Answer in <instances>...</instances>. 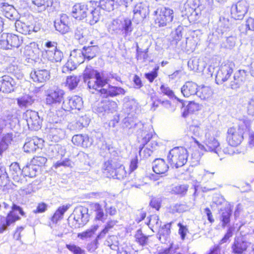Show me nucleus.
<instances>
[{
    "label": "nucleus",
    "mask_w": 254,
    "mask_h": 254,
    "mask_svg": "<svg viewBox=\"0 0 254 254\" xmlns=\"http://www.w3.org/2000/svg\"><path fill=\"white\" fill-rule=\"evenodd\" d=\"M65 247L73 254H85L84 250L73 244H66Z\"/></svg>",
    "instance_id": "4d7b16f0"
},
{
    "label": "nucleus",
    "mask_w": 254,
    "mask_h": 254,
    "mask_svg": "<svg viewBox=\"0 0 254 254\" xmlns=\"http://www.w3.org/2000/svg\"><path fill=\"white\" fill-rule=\"evenodd\" d=\"M13 138L14 135L12 132H8L2 134L1 137L0 138V155H1L7 149Z\"/></svg>",
    "instance_id": "c756f323"
},
{
    "label": "nucleus",
    "mask_w": 254,
    "mask_h": 254,
    "mask_svg": "<svg viewBox=\"0 0 254 254\" xmlns=\"http://www.w3.org/2000/svg\"><path fill=\"white\" fill-rule=\"evenodd\" d=\"M188 156V151L186 148L177 147L170 151L167 157L171 165L177 168L185 165Z\"/></svg>",
    "instance_id": "20e7f679"
},
{
    "label": "nucleus",
    "mask_w": 254,
    "mask_h": 254,
    "mask_svg": "<svg viewBox=\"0 0 254 254\" xmlns=\"http://www.w3.org/2000/svg\"><path fill=\"white\" fill-rule=\"evenodd\" d=\"M97 2L91 0L86 3H76L72 8V16L75 19L81 20L87 17L89 8H94Z\"/></svg>",
    "instance_id": "9d476101"
},
{
    "label": "nucleus",
    "mask_w": 254,
    "mask_h": 254,
    "mask_svg": "<svg viewBox=\"0 0 254 254\" xmlns=\"http://www.w3.org/2000/svg\"><path fill=\"white\" fill-rule=\"evenodd\" d=\"M71 206L70 204H67L60 207L55 212L52 218V221L54 223H57L58 220L61 219L63 217V215Z\"/></svg>",
    "instance_id": "ea45409f"
},
{
    "label": "nucleus",
    "mask_w": 254,
    "mask_h": 254,
    "mask_svg": "<svg viewBox=\"0 0 254 254\" xmlns=\"http://www.w3.org/2000/svg\"><path fill=\"white\" fill-rule=\"evenodd\" d=\"M32 2L36 6L39 12L44 11L47 7L51 6L53 4L52 0H32Z\"/></svg>",
    "instance_id": "58836bf2"
},
{
    "label": "nucleus",
    "mask_w": 254,
    "mask_h": 254,
    "mask_svg": "<svg viewBox=\"0 0 254 254\" xmlns=\"http://www.w3.org/2000/svg\"><path fill=\"white\" fill-rule=\"evenodd\" d=\"M79 81L80 76L74 75L67 76L66 80V86L69 90H73L77 86Z\"/></svg>",
    "instance_id": "79ce46f5"
},
{
    "label": "nucleus",
    "mask_w": 254,
    "mask_h": 254,
    "mask_svg": "<svg viewBox=\"0 0 254 254\" xmlns=\"http://www.w3.org/2000/svg\"><path fill=\"white\" fill-rule=\"evenodd\" d=\"M132 19L136 24L142 22L149 14L148 5L144 2H139L135 4L133 9Z\"/></svg>",
    "instance_id": "4468645a"
},
{
    "label": "nucleus",
    "mask_w": 254,
    "mask_h": 254,
    "mask_svg": "<svg viewBox=\"0 0 254 254\" xmlns=\"http://www.w3.org/2000/svg\"><path fill=\"white\" fill-rule=\"evenodd\" d=\"M243 139V132L241 129L235 127H231L228 129L227 139L230 146H238L241 143Z\"/></svg>",
    "instance_id": "dca6fc26"
},
{
    "label": "nucleus",
    "mask_w": 254,
    "mask_h": 254,
    "mask_svg": "<svg viewBox=\"0 0 254 254\" xmlns=\"http://www.w3.org/2000/svg\"><path fill=\"white\" fill-rule=\"evenodd\" d=\"M69 58L78 65L83 63L85 59L82 50L80 49L73 50L70 53Z\"/></svg>",
    "instance_id": "4c0bfd02"
},
{
    "label": "nucleus",
    "mask_w": 254,
    "mask_h": 254,
    "mask_svg": "<svg viewBox=\"0 0 254 254\" xmlns=\"http://www.w3.org/2000/svg\"><path fill=\"white\" fill-rule=\"evenodd\" d=\"M64 91L58 87H53L48 89L46 92V103L53 106L63 103Z\"/></svg>",
    "instance_id": "6e6552de"
},
{
    "label": "nucleus",
    "mask_w": 254,
    "mask_h": 254,
    "mask_svg": "<svg viewBox=\"0 0 254 254\" xmlns=\"http://www.w3.org/2000/svg\"><path fill=\"white\" fill-rule=\"evenodd\" d=\"M212 130L206 131L205 137L203 139L205 145L200 144L193 136L191 137L199 149L214 153L220 157L221 156V148L220 146V143L216 138L212 135Z\"/></svg>",
    "instance_id": "f03ea898"
},
{
    "label": "nucleus",
    "mask_w": 254,
    "mask_h": 254,
    "mask_svg": "<svg viewBox=\"0 0 254 254\" xmlns=\"http://www.w3.org/2000/svg\"><path fill=\"white\" fill-rule=\"evenodd\" d=\"M121 32L124 37L130 35L133 30L132 22L130 19L126 18L121 20Z\"/></svg>",
    "instance_id": "72a5a7b5"
},
{
    "label": "nucleus",
    "mask_w": 254,
    "mask_h": 254,
    "mask_svg": "<svg viewBox=\"0 0 254 254\" xmlns=\"http://www.w3.org/2000/svg\"><path fill=\"white\" fill-rule=\"evenodd\" d=\"M72 143L76 145L84 148L90 147L93 143V140L86 134L74 135L71 140Z\"/></svg>",
    "instance_id": "b1692460"
},
{
    "label": "nucleus",
    "mask_w": 254,
    "mask_h": 254,
    "mask_svg": "<svg viewBox=\"0 0 254 254\" xmlns=\"http://www.w3.org/2000/svg\"><path fill=\"white\" fill-rule=\"evenodd\" d=\"M231 214V211L229 209H225L222 210L220 219L223 227H225L230 222Z\"/></svg>",
    "instance_id": "49530a36"
},
{
    "label": "nucleus",
    "mask_w": 254,
    "mask_h": 254,
    "mask_svg": "<svg viewBox=\"0 0 254 254\" xmlns=\"http://www.w3.org/2000/svg\"><path fill=\"white\" fill-rule=\"evenodd\" d=\"M234 64L227 62L222 64L217 72L215 80L218 84L227 81L233 71Z\"/></svg>",
    "instance_id": "f8f14e48"
},
{
    "label": "nucleus",
    "mask_w": 254,
    "mask_h": 254,
    "mask_svg": "<svg viewBox=\"0 0 254 254\" xmlns=\"http://www.w3.org/2000/svg\"><path fill=\"white\" fill-rule=\"evenodd\" d=\"M200 4V0H187L185 4V8L187 7L189 8V12L195 10L196 8H199Z\"/></svg>",
    "instance_id": "8fccbe9b"
},
{
    "label": "nucleus",
    "mask_w": 254,
    "mask_h": 254,
    "mask_svg": "<svg viewBox=\"0 0 254 254\" xmlns=\"http://www.w3.org/2000/svg\"><path fill=\"white\" fill-rule=\"evenodd\" d=\"M47 159L46 157L43 156H36L33 158L31 162L36 166L38 168L39 166L45 165L46 163Z\"/></svg>",
    "instance_id": "e2e57ef3"
},
{
    "label": "nucleus",
    "mask_w": 254,
    "mask_h": 254,
    "mask_svg": "<svg viewBox=\"0 0 254 254\" xmlns=\"http://www.w3.org/2000/svg\"><path fill=\"white\" fill-rule=\"evenodd\" d=\"M250 243L241 240H236L232 246L233 252L235 254H242L246 251Z\"/></svg>",
    "instance_id": "2f4dec72"
},
{
    "label": "nucleus",
    "mask_w": 254,
    "mask_h": 254,
    "mask_svg": "<svg viewBox=\"0 0 254 254\" xmlns=\"http://www.w3.org/2000/svg\"><path fill=\"white\" fill-rule=\"evenodd\" d=\"M72 215L73 219L76 222L78 227L84 225L89 220L88 209L86 207L76 208L74 210Z\"/></svg>",
    "instance_id": "f3484780"
},
{
    "label": "nucleus",
    "mask_w": 254,
    "mask_h": 254,
    "mask_svg": "<svg viewBox=\"0 0 254 254\" xmlns=\"http://www.w3.org/2000/svg\"><path fill=\"white\" fill-rule=\"evenodd\" d=\"M18 214L23 216L24 212L21 207L13 204L12 206V210L6 217L0 216V234L6 230L8 226L20 219Z\"/></svg>",
    "instance_id": "423d86ee"
},
{
    "label": "nucleus",
    "mask_w": 254,
    "mask_h": 254,
    "mask_svg": "<svg viewBox=\"0 0 254 254\" xmlns=\"http://www.w3.org/2000/svg\"><path fill=\"white\" fill-rule=\"evenodd\" d=\"M22 42L21 37L14 34L3 33L0 38V48L5 50L12 47L17 48Z\"/></svg>",
    "instance_id": "1a4fd4ad"
},
{
    "label": "nucleus",
    "mask_w": 254,
    "mask_h": 254,
    "mask_svg": "<svg viewBox=\"0 0 254 254\" xmlns=\"http://www.w3.org/2000/svg\"><path fill=\"white\" fill-rule=\"evenodd\" d=\"M212 127L205 126L203 125L200 126L192 125L189 127L190 135H193L195 137H197L200 139L203 140L205 137L206 131H211Z\"/></svg>",
    "instance_id": "412c9836"
},
{
    "label": "nucleus",
    "mask_w": 254,
    "mask_h": 254,
    "mask_svg": "<svg viewBox=\"0 0 254 254\" xmlns=\"http://www.w3.org/2000/svg\"><path fill=\"white\" fill-rule=\"evenodd\" d=\"M78 64H76L73 61L71 60V58L67 61L66 63L64 65L62 68V71L64 73H67L70 71L75 69Z\"/></svg>",
    "instance_id": "6e6d98bb"
},
{
    "label": "nucleus",
    "mask_w": 254,
    "mask_h": 254,
    "mask_svg": "<svg viewBox=\"0 0 254 254\" xmlns=\"http://www.w3.org/2000/svg\"><path fill=\"white\" fill-rule=\"evenodd\" d=\"M34 101L32 97L27 94L23 95L17 99V104L21 108H26L31 105Z\"/></svg>",
    "instance_id": "e433bc0d"
},
{
    "label": "nucleus",
    "mask_w": 254,
    "mask_h": 254,
    "mask_svg": "<svg viewBox=\"0 0 254 254\" xmlns=\"http://www.w3.org/2000/svg\"><path fill=\"white\" fill-rule=\"evenodd\" d=\"M90 123V119L86 116H81L79 118L77 121L74 124L68 125L70 130H79L84 127H87Z\"/></svg>",
    "instance_id": "473e14b6"
},
{
    "label": "nucleus",
    "mask_w": 254,
    "mask_h": 254,
    "mask_svg": "<svg viewBox=\"0 0 254 254\" xmlns=\"http://www.w3.org/2000/svg\"><path fill=\"white\" fill-rule=\"evenodd\" d=\"M117 237L112 236L108 238L106 241L107 245L113 250L116 251L118 249V242L116 241Z\"/></svg>",
    "instance_id": "bf43d9fd"
},
{
    "label": "nucleus",
    "mask_w": 254,
    "mask_h": 254,
    "mask_svg": "<svg viewBox=\"0 0 254 254\" xmlns=\"http://www.w3.org/2000/svg\"><path fill=\"white\" fill-rule=\"evenodd\" d=\"M9 182V176L5 167L0 163V186L6 185Z\"/></svg>",
    "instance_id": "de8ad7c7"
},
{
    "label": "nucleus",
    "mask_w": 254,
    "mask_h": 254,
    "mask_svg": "<svg viewBox=\"0 0 254 254\" xmlns=\"http://www.w3.org/2000/svg\"><path fill=\"white\" fill-rule=\"evenodd\" d=\"M15 28L18 32L25 35L30 34L32 32H37L40 29L38 27L20 20L15 22Z\"/></svg>",
    "instance_id": "4be33fe9"
},
{
    "label": "nucleus",
    "mask_w": 254,
    "mask_h": 254,
    "mask_svg": "<svg viewBox=\"0 0 254 254\" xmlns=\"http://www.w3.org/2000/svg\"><path fill=\"white\" fill-rule=\"evenodd\" d=\"M118 163L115 160H109L105 162L103 167L104 173L108 177H112L114 175L116 165Z\"/></svg>",
    "instance_id": "f704fd0d"
},
{
    "label": "nucleus",
    "mask_w": 254,
    "mask_h": 254,
    "mask_svg": "<svg viewBox=\"0 0 254 254\" xmlns=\"http://www.w3.org/2000/svg\"><path fill=\"white\" fill-rule=\"evenodd\" d=\"M249 7L248 2L241 0L233 5L231 8L232 17L236 20L242 19L247 13Z\"/></svg>",
    "instance_id": "ddd939ff"
},
{
    "label": "nucleus",
    "mask_w": 254,
    "mask_h": 254,
    "mask_svg": "<svg viewBox=\"0 0 254 254\" xmlns=\"http://www.w3.org/2000/svg\"><path fill=\"white\" fill-rule=\"evenodd\" d=\"M70 25L69 18L65 14H62L60 18L56 19L54 23L56 30L62 34H65L69 31Z\"/></svg>",
    "instance_id": "a211bd4d"
},
{
    "label": "nucleus",
    "mask_w": 254,
    "mask_h": 254,
    "mask_svg": "<svg viewBox=\"0 0 254 254\" xmlns=\"http://www.w3.org/2000/svg\"><path fill=\"white\" fill-rule=\"evenodd\" d=\"M109 28L110 31L116 33H118L120 31L121 32V20H114L109 25Z\"/></svg>",
    "instance_id": "13d9d810"
},
{
    "label": "nucleus",
    "mask_w": 254,
    "mask_h": 254,
    "mask_svg": "<svg viewBox=\"0 0 254 254\" xmlns=\"http://www.w3.org/2000/svg\"><path fill=\"white\" fill-rule=\"evenodd\" d=\"M30 77L34 82L44 83L50 79V72L46 69H38L32 71Z\"/></svg>",
    "instance_id": "393cba45"
},
{
    "label": "nucleus",
    "mask_w": 254,
    "mask_h": 254,
    "mask_svg": "<svg viewBox=\"0 0 254 254\" xmlns=\"http://www.w3.org/2000/svg\"><path fill=\"white\" fill-rule=\"evenodd\" d=\"M202 100H206L209 98L212 95L211 89L208 86L202 87L199 91L197 90L196 94Z\"/></svg>",
    "instance_id": "37998d69"
},
{
    "label": "nucleus",
    "mask_w": 254,
    "mask_h": 254,
    "mask_svg": "<svg viewBox=\"0 0 254 254\" xmlns=\"http://www.w3.org/2000/svg\"><path fill=\"white\" fill-rule=\"evenodd\" d=\"M23 169L21 170L17 163H12L9 166V176L16 182H21L23 179L22 174Z\"/></svg>",
    "instance_id": "cd10ccee"
},
{
    "label": "nucleus",
    "mask_w": 254,
    "mask_h": 254,
    "mask_svg": "<svg viewBox=\"0 0 254 254\" xmlns=\"http://www.w3.org/2000/svg\"><path fill=\"white\" fill-rule=\"evenodd\" d=\"M106 104L105 100H103L97 104V105L94 107V110L99 114H104L107 112L106 109Z\"/></svg>",
    "instance_id": "69168bd1"
},
{
    "label": "nucleus",
    "mask_w": 254,
    "mask_h": 254,
    "mask_svg": "<svg viewBox=\"0 0 254 254\" xmlns=\"http://www.w3.org/2000/svg\"><path fill=\"white\" fill-rule=\"evenodd\" d=\"M188 64L189 67L191 70L194 71H197L201 68V65H200V60L197 58L190 60Z\"/></svg>",
    "instance_id": "5fc2aeb1"
},
{
    "label": "nucleus",
    "mask_w": 254,
    "mask_h": 254,
    "mask_svg": "<svg viewBox=\"0 0 254 254\" xmlns=\"http://www.w3.org/2000/svg\"><path fill=\"white\" fill-rule=\"evenodd\" d=\"M102 12H103V10L101 9V7L97 5L94 6V8H89L87 16V21L89 22L90 25L95 24L100 20Z\"/></svg>",
    "instance_id": "5701e85b"
},
{
    "label": "nucleus",
    "mask_w": 254,
    "mask_h": 254,
    "mask_svg": "<svg viewBox=\"0 0 254 254\" xmlns=\"http://www.w3.org/2000/svg\"><path fill=\"white\" fill-rule=\"evenodd\" d=\"M51 122L49 127L48 137L49 139L53 142H59L64 139L65 136V130L66 126L61 122L53 119H49Z\"/></svg>",
    "instance_id": "39448f33"
},
{
    "label": "nucleus",
    "mask_w": 254,
    "mask_h": 254,
    "mask_svg": "<svg viewBox=\"0 0 254 254\" xmlns=\"http://www.w3.org/2000/svg\"><path fill=\"white\" fill-rule=\"evenodd\" d=\"M38 49L32 48L31 46H26L25 48L24 54L29 59H34L37 57Z\"/></svg>",
    "instance_id": "3c124183"
},
{
    "label": "nucleus",
    "mask_w": 254,
    "mask_h": 254,
    "mask_svg": "<svg viewBox=\"0 0 254 254\" xmlns=\"http://www.w3.org/2000/svg\"><path fill=\"white\" fill-rule=\"evenodd\" d=\"M107 107V112H114L117 111L118 109L117 103L112 100H105Z\"/></svg>",
    "instance_id": "680f3d73"
},
{
    "label": "nucleus",
    "mask_w": 254,
    "mask_h": 254,
    "mask_svg": "<svg viewBox=\"0 0 254 254\" xmlns=\"http://www.w3.org/2000/svg\"><path fill=\"white\" fill-rule=\"evenodd\" d=\"M173 10L166 7L161 6L155 11V23L159 27H164L170 23L173 19Z\"/></svg>",
    "instance_id": "0eeeda50"
},
{
    "label": "nucleus",
    "mask_w": 254,
    "mask_h": 254,
    "mask_svg": "<svg viewBox=\"0 0 254 254\" xmlns=\"http://www.w3.org/2000/svg\"><path fill=\"white\" fill-rule=\"evenodd\" d=\"M98 227L99 226L97 225L92 226L90 229H87L86 231L78 234L77 237L82 240L90 238L94 234Z\"/></svg>",
    "instance_id": "a18cd8bd"
},
{
    "label": "nucleus",
    "mask_w": 254,
    "mask_h": 254,
    "mask_svg": "<svg viewBox=\"0 0 254 254\" xmlns=\"http://www.w3.org/2000/svg\"><path fill=\"white\" fill-rule=\"evenodd\" d=\"M200 106L198 104L194 102H190L186 107V109L187 110V112L184 111L183 113V116L186 117L189 113H193L199 110Z\"/></svg>",
    "instance_id": "09e8293b"
},
{
    "label": "nucleus",
    "mask_w": 254,
    "mask_h": 254,
    "mask_svg": "<svg viewBox=\"0 0 254 254\" xmlns=\"http://www.w3.org/2000/svg\"><path fill=\"white\" fill-rule=\"evenodd\" d=\"M114 0H101L100 1V7L104 11L106 9L110 11L114 9Z\"/></svg>",
    "instance_id": "864d4df0"
},
{
    "label": "nucleus",
    "mask_w": 254,
    "mask_h": 254,
    "mask_svg": "<svg viewBox=\"0 0 254 254\" xmlns=\"http://www.w3.org/2000/svg\"><path fill=\"white\" fill-rule=\"evenodd\" d=\"M83 76L84 81L87 83L88 88L99 91L103 97H113L126 94L125 90L121 87L109 85L107 88H103L107 83V79L91 66L86 67Z\"/></svg>",
    "instance_id": "f257e3e1"
},
{
    "label": "nucleus",
    "mask_w": 254,
    "mask_h": 254,
    "mask_svg": "<svg viewBox=\"0 0 254 254\" xmlns=\"http://www.w3.org/2000/svg\"><path fill=\"white\" fill-rule=\"evenodd\" d=\"M127 172L125 169V167L120 163L116 165V169L114 172V175L112 177H115L117 179L121 180L126 176Z\"/></svg>",
    "instance_id": "c03bdc74"
},
{
    "label": "nucleus",
    "mask_w": 254,
    "mask_h": 254,
    "mask_svg": "<svg viewBox=\"0 0 254 254\" xmlns=\"http://www.w3.org/2000/svg\"><path fill=\"white\" fill-rule=\"evenodd\" d=\"M16 83L14 80L8 75L0 77V91L9 93L14 90Z\"/></svg>",
    "instance_id": "aec40b11"
},
{
    "label": "nucleus",
    "mask_w": 254,
    "mask_h": 254,
    "mask_svg": "<svg viewBox=\"0 0 254 254\" xmlns=\"http://www.w3.org/2000/svg\"><path fill=\"white\" fill-rule=\"evenodd\" d=\"M198 86L192 81H187L181 88V92L184 97H189L197 94Z\"/></svg>",
    "instance_id": "c85d7f7f"
},
{
    "label": "nucleus",
    "mask_w": 254,
    "mask_h": 254,
    "mask_svg": "<svg viewBox=\"0 0 254 254\" xmlns=\"http://www.w3.org/2000/svg\"><path fill=\"white\" fill-rule=\"evenodd\" d=\"M135 237L136 241L140 245L144 246L147 244L148 237L143 234L140 230L137 231Z\"/></svg>",
    "instance_id": "603ef678"
},
{
    "label": "nucleus",
    "mask_w": 254,
    "mask_h": 254,
    "mask_svg": "<svg viewBox=\"0 0 254 254\" xmlns=\"http://www.w3.org/2000/svg\"><path fill=\"white\" fill-rule=\"evenodd\" d=\"M236 38L234 36H230L227 38L224 43V46L227 49L233 48L236 44Z\"/></svg>",
    "instance_id": "338daca9"
},
{
    "label": "nucleus",
    "mask_w": 254,
    "mask_h": 254,
    "mask_svg": "<svg viewBox=\"0 0 254 254\" xmlns=\"http://www.w3.org/2000/svg\"><path fill=\"white\" fill-rule=\"evenodd\" d=\"M99 50V49L97 45H91L87 47H84L82 50L85 58L89 60L96 56Z\"/></svg>",
    "instance_id": "c9c22d12"
},
{
    "label": "nucleus",
    "mask_w": 254,
    "mask_h": 254,
    "mask_svg": "<svg viewBox=\"0 0 254 254\" xmlns=\"http://www.w3.org/2000/svg\"><path fill=\"white\" fill-rule=\"evenodd\" d=\"M242 28L245 29L246 33H247L248 31H254V19L251 17L248 18L246 21L245 24L242 25Z\"/></svg>",
    "instance_id": "052dcab7"
},
{
    "label": "nucleus",
    "mask_w": 254,
    "mask_h": 254,
    "mask_svg": "<svg viewBox=\"0 0 254 254\" xmlns=\"http://www.w3.org/2000/svg\"><path fill=\"white\" fill-rule=\"evenodd\" d=\"M153 163V170L157 174H165L168 170L169 167L163 159H156Z\"/></svg>",
    "instance_id": "7c9ffc66"
},
{
    "label": "nucleus",
    "mask_w": 254,
    "mask_h": 254,
    "mask_svg": "<svg viewBox=\"0 0 254 254\" xmlns=\"http://www.w3.org/2000/svg\"><path fill=\"white\" fill-rule=\"evenodd\" d=\"M43 141L37 137L28 140L23 146L24 151L27 153H33L40 148Z\"/></svg>",
    "instance_id": "bb28decb"
},
{
    "label": "nucleus",
    "mask_w": 254,
    "mask_h": 254,
    "mask_svg": "<svg viewBox=\"0 0 254 254\" xmlns=\"http://www.w3.org/2000/svg\"><path fill=\"white\" fill-rule=\"evenodd\" d=\"M24 117L29 129L36 130L41 128L42 122L37 112L27 110L25 113Z\"/></svg>",
    "instance_id": "2eb2a0df"
},
{
    "label": "nucleus",
    "mask_w": 254,
    "mask_h": 254,
    "mask_svg": "<svg viewBox=\"0 0 254 254\" xmlns=\"http://www.w3.org/2000/svg\"><path fill=\"white\" fill-rule=\"evenodd\" d=\"M71 165L72 162L69 159L66 158L63 160L57 161L56 163L54 164L53 167L55 169H57L58 168L60 167L61 166L69 167H71Z\"/></svg>",
    "instance_id": "0e129e2a"
},
{
    "label": "nucleus",
    "mask_w": 254,
    "mask_h": 254,
    "mask_svg": "<svg viewBox=\"0 0 254 254\" xmlns=\"http://www.w3.org/2000/svg\"><path fill=\"white\" fill-rule=\"evenodd\" d=\"M127 116L123 120L124 127L131 128L134 127L137 124L136 112L137 103L134 100L127 102L125 104Z\"/></svg>",
    "instance_id": "7ed1b4c3"
},
{
    "label": "nucleus",
    "mask_w": 254,
    "mask_h": 254,
    "mask_svg": "<svg viewBox=\"0 0 254 254\" xmlns=\"http://www.w3.org/2000/svg\"><path fill=\"white\" fill-rule=\"evenodd\" d=\"M246 72L244 70H239L236 72L233 79L230 83V87L232 89H237L244 83L246 79Z\"/></svg>",
    "instance_id": "a878e982"
},
{
    "label": "nucleus",
    "mask_w": 254,
    "mask_h": 254,
    "mask_svg": "<svg viewBox=\"0 0 254 254\" xmlns=\"http://www.w3.org/2000/svg\"><path fill=\"white\" fill-rule=\"evenodd\" d=\"M38 167L34 165L32 163L27 165L23 168V174L25 176L33 178L36 176Z\"/></svg>",
    "instance_id": "a19ab883"
},
{
    "label": "nucleus",
    "mask_w": 254,
    "mask_h": 254,
    "mask_svg": "<svg viewBox=\"0 0 254 254\" xmlns=\"http://www.w3.org/2000/svg\"><path fill=\"white\" fill-rule=\"evenodd\" d=\"M45 46L46 58L53 63L60 62L63 58L62 52L57 48V43L55 42H47Z\"/></svg>",
    "instance_id": "9b49d317"
},
{
    "label": "nucleus",
    "mask_w": 254,
    "mask_h": 254,
    "mask_svg": "<svg viewBox=\"0 0 254 254\" xmlns=\"http://www.w3.org/2000/svg\"><path fill=\"white\" fill-rule=\"evenodd\" d=\"M188 188V186L185 185H178L173 188V191L177 194H184L187 191Z\"/></svg>",
    "instance_id": "774afa93"
},
{
    "label": "nucleus",
    "mask_w": 254,
    "mask_h": 254,
    "mask_svg": "<svg viewBox=\"0 0 254 254\" xmlns=\"http://www.w3.org/2000/svg\"><path fill=\"white\" fill-rule=\"evenodd\" d=\"M83 102L82 98L78 96H74L63 101L62 108L64 110L71 109H77L79 110L82 107Z\"/></svg>",
    "instance_id": "6ab92c4d"
}]
</instances>
